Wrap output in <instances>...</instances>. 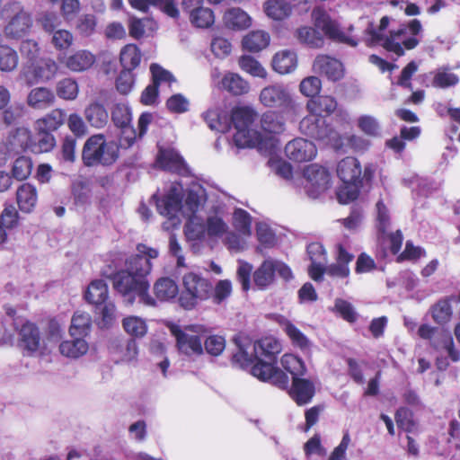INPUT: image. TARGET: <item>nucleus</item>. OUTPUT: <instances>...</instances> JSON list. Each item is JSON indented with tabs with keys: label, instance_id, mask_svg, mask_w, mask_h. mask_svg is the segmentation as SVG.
Here are the masks:
<instances>
[{
	"label": "nucleus",
	"instance_id": "nucleus-53",
	"mask_svg": "<svg viewBox=\"0 0 460 460\" xmlns=\"http://www.w3.org/2000/svg\"><path fill=\"white\" fill-rule=\"evenodd\" d=\"M240 68L254 77L266 78L267 71L261 64L251 56H242L238 59Z\"/></svg>",
	"mask_w": 460,
	"mask_h": 460
},
{
	"label": "nucleus",
	"instance_id": "nucleus-6",
	"mask_svg": "<svg viewBox=\"0 0 460 460\" xmlns=\"http://www.w3.org/2000/svg\"><path fill=\"white\" fill-rule=\"evenodd\" d=\"M114 288L123 296H127L130 304L136 296L149 306L155 305V300L148 294L149 283L141 275H135L126 270H119L114 277Z\"/></svg>",
	"mask_w": 460,
	"mask_h": 460
},
{
	"label": "nucleus",
	"instance_id": "nucleus-9",
	"mask_svg": "<svg viewBox=\"0 0 460 460\" xmlns=\"http://www.w3.org/2000/svg\"><path fill=\"white\" fill-rule=\"evenodd\" d=\"M375 226L377 231V240L384 250V255L386 256L387 250L393 255L397 254L402 243L401 232L397 230L395 233H388L391 226V217L388 208L381 200L376 205Z\"/></svg>",
	"mask_w": 460,
	"mask_h": 460
},
{
	"label": "nucleus",
	"instance_id": "nucleus-57",
	"mask_svg": "<svg viewBox=\"0 0 460 460\" xmlns=\"http://www.w3.org/2000/svg\"><path fill=\"white\" fill-rule=\"evenodd\" d=\"M256 236L260 243L258 250L261 252L262 247L270 248L273 247L277 243L275 232L272 228L264 222L256 224Z\"/></svg>",
	"mask_w": 460,
	"mask_h": 460
},
{
	"label": "nucleus",
	"instance_id": "nucleus-12",
	"mask_svg": "<svg viewBox=\"0 0 460 460\" xmlns=\"http://www.w3.org/2000/svg\"><path fill=\"white\" fill-rule=\"evenodd\" d=\"M259 100L265 107L280 108L287 112L292 111L296 113L300 109L299 103L294 100L288 88L279 84L262 88Z\"/></svg>",
	"mask_w": 460,
	"mask_h": 460
},
{
	"label": "nucleus",
	"instance_id": "nucleus-27",
	"mask_svg": "<svg viewBox=\"0 0 460 460\" xmlns=\"http://www.w3.org/2000/svg\"><path fill=\"white\" fill-rule=\"evenodd\" d=\"M314 394V385L312 381L300 378L299 376L292 378V385L289 390V395L298 404L308 403Z\"/></svg>",
	"mask_w": 460,
	"mask_h": 460
},
{
	"label": "nucleus",
	"instance_id": "nucleus-60",
	"mask_svg": "<svg viewBox=\"0 0 460 460\" xmlns=\"http://www.w3.org/2000/svg\"><path fill=\"white\" fill-rule=\"evenodd\" d=\"M280 363L283 368L292 375V378L305 374L306 368L304 362L294 354H284Z\"/></svg>",
	"mask_w": 460,
	"mask_h": 460
},
{
	"label": "nucleus",
	"instance_id": "nucleus-37",
	"mask_svg": "<svg viewBox=\"0 0 460 460\" xmlns=\"http://www.w3.org/2000/svg\"><path fill=\"white\" fill-rule=\"evenodd\" d=\"M208 126L218 132H226L230 128L231 119L226 112L220 109L208 110L203 114Z\"/></svg>",
	"mask_w": 460,
	"mask_h": 460
},
{
	"label": "nucleus",
	"instance_id": "nucleus-24",
	"mask_svg": "<svg viewBox=\"0 0 460 460\" xmlns=\"http://www.w3.org/2000/svg\"><path fill=\"white\" fill-rule=\"evenodd\" d=\"M307 253L312 261L308 270L309 275L314 280L321 281L327 261L326 252L321 243H312L307 246Z\"/></svg>",
	"mask_w": 460,
	"mask_h": 460
},
{
	"label": "nucleus",
	"instance_id": "nucleus-40",
	"mask_svg": "<svg viewBox=\"0 0 460 460\" xmlns=\"http://www.w3.org/2000/svg\"><path fill=\"white\" fill-rule=\"evenodd\" d=\"M263 8L267 16L276 21L284 20L292 13L291 5L285 0H268Z\"/></svg>",
	"mask_w": 460,
	"mask_h": 460
},
{
	"label": "nucleus",
	"instance_id": "nucleus-3",
	"mask_svg": "<svg viewBox=\"0 0 460 460\" xmlns=\"http://www.w3.org/2000/svg\"><path fill=\"white\" fill-rule=\"evenodd\" d=\"M255 118L256 112L250 107H236L233 110L231 120L236 129L233 140L237 147L262 148L260 134L252 128Z\"/></svg>",
	"mask_w": 460,
	"mask_h": 460
},
{
	"label": "nucleus",
	"instance_id": "nucleus-23",
	"mask_svg": "<svg viewBox=\"0 0 460 460\" xmlns=\"http://www.w3.org/2000/svg\"><path fill=\"white\" fill-rule=\"evenodd\" d=\"M58 61L72 72H84L90 69L96 61L93 53L87 49H78L68 56H58Z\"/></svg>",
	"mask_w": 460,
	"mask_h": 460
},
{
	"label": "nucleus",
	"instance_id": "nucleus-64",
	"mask_svg": "<svg viewBox=\"0 0 460 460\" xmlns=\"http://www.w3.org/2000/svg\"><path fill=\"white\" fill-rule=\"evenodd\" d=\"M207 234L211 237H221L228 231V226L217 214L209 216L207 220Z\"/></svg>",
	"mask_w": 460,
	"mask_h": 460
},
{
	"label": "nucleus",
	"instance_id": "nucleus-14",
	"mask_svg": "<svg viewBox=\"0 0 460 460\" xmlns=\"http://www.w3.org/2000/svg\"><path fill=\"white\" fill-rule=\"evenodd\" d=\"M312 18L314 20V26L321 30L330 39L346 43L352 47L357 46V40L342 31L337 22L332 20L323 8L318 7L314 9L312 12Z\"/></svg>",
	"mask_w": 460,
	"mask_h": 460
},
{
	"label": "nucleus",
	"instance_id": "nucleus-47",
	"mask_svg": "<svg viewBox=\"0 0 460 460\" xmlns=\"http://www.w3.org/2000/svg\"><path fill=\"white\" fill-rule=\"evenodd\" d=\"M74 42L75 36L68 30L59 29L51 34L50 44L61 56H64L63 54L74 45Z\"/></svg>",
	"mask_w": 460,
	"mask_h": 460
},
{
	"label": "nucleus",
	"instance_id": "nucleus-13",
	"mask_svg": "<svg viewBox=\"0 0 460 460\" xmlns=\"http://www.w3.org/2000/svg\"><path fill=\"white\" fill-rule=\"evenodd\" d=\"M425 408L417 392L404 386V433L418 435L421 432L420 418Z\"/></svg>",
	"mask_w": 460,
	"mask_h": 460
},
{
	"label": "nucleus",
	"instance_id": "nucleus-31",
	"mask_svg": "<svg viewBox=\"0 0 460 460\" xmlns=\"http://www.w3.org/2000/svg\"><path fill=\"white\" fill-rule=\"evenodd\" d=\"M86 121L94 128H104L109 120V114L103 104L97 101L91 102L84 111Z\"/></svg>",
	"mask_w": 460,
	"mask_h": 460
},
{
	"label": "nucleus",
	"instance_id": "nucleus-58",
	"mask_svg": "<svg viewBox=\"0 0 460 460\" xmlns=\"http://www.w3.org/2000/svg\"><path fill=\"white\" fill-rule=\"evenodd\" d=\"M56 92L59 98L73 101L79 93V86L77 82L72 78H63L58 82Z\"/></svg>",
	"mask_w": 460,
	"mask_h": 460
},
{
	"label": "nucleus",
	"instance_id": "nucleus-1",
	"mask_svg": "<svg viewBox=\"0 0 460 460\" xmlns=\"http://www.w3.org/2000/svg\"><path fill=\"white\" fill-rule=\"evenodd\" d=\"M182 191L181 184L173 182L166 195L156 201L159 213L169 218L172 226L180 224L179 213L194 216L206 200L205 190L200 185H194L188 191L184 204H181Z\"/></svg>",
	"mask_w": 460,
	"mask_h": 460
},
{
	"label": "nucleus",
	"instance_id": "nucleus-20",
	"mask_svg": "<svg viewBox=\"0 0 460 460\" xmlns=\"http://www.w3.org/2000/svg\"><path fill=\"white\" fill-rule=\"evenodd\" d=\"M285 153L288 159L303 163L313 160L316 156L317 149L312 141L296 137L286 145Z\"/></svg>",
	"mask_w": 460,
	"mask_h": 460
},
{
	"label": "nucleus",
	"instance_id": "nucleus-28",
	"mask_svg": "<svg viewBox=\"0 0 460 460\" xmlns=\"http://www.w3.org/2000/svg\"><path fill=\"white\" fill-rule=\"evenodd\" d=\"M337 175L342 182H358L361 176V166L358 159L345 157L337 165Z\"/></svg>",
	"mask_w": 460,
	"mask_h": 460
},
{
	"label": "nucleus",
	"instance_id": "nucleus-4",
	"mask_svg": "<svg viewBox=\"0 0 460 460\" xmlns=\"http://www.w3.org/2000/svg\"><path fill=\"white\" fill-rule=\"evenodd\" d=\"M298 128L303 135L336 149L343 146L340 134L319 113L308 111V115L300 120Z\"/></svg>",
	"mask_w": 460,
	"mask_h": 460
},
{
	"label": "nucleus",
	"instance_id": "nucleus-30",
	"mask_svg": "<svg viewBox=\"0 0 460 460\" xmlns=\"http://www.w3.org/2000/svg\"><path fill=\"white\" fill-rule=\"evenodd\" d=\"M56 96L54 92L47 87H35L27 96V103L37 110H45L54 104Z\"/></svg>",
	"mask_w": 460,
	"mask_h": 460
},
{
	"label": "nucleus",
	"instance_id": "nucleus-62",
	"mask_svg": "<svg viewBox=\"0 0 460 460\" xmlns=\"http://www.w3.org/2000/svg\"><path fill=\"white\" fill-rule=\"evenodd\" d=\"M112 349L118 355V359L124 362L134 360L138 354L137 345L134 340H128L125 343L113 347Z\"/></svg>",
	"mask_w": 460,
	"mask_h": 460
},
{
	"label": "nucleus",
	"instance_id": "nucleus-36",
	"mask_svg": "<svg viewBox=\"0 0 460 460\" xmlns=\"http://www.w3.org/2000/svg\"><path fill=\"white\" fill-rule=\"evenodd\" d=\"M66 113L62 109H54L35 122L36 130L49 132L58 130L65 122Z\"/></svg>",
	"mask_w": 460,
	"mask_h": 460
},
{
	"label": "nucleus",
	"instance_id": "nucleus-22",
	"mask_svg": "<svg viewBox=\"0 0 460 460\" xmlns=\"http://www.w3.org/2000/svg\"><path fill=\"white\" fill-rule=\"evenodd\" d=\"M312 69L315 74L324 75L330 81H339L344 75L343 65L336 58L326 55H318L313 62Z\"/></svg>",
	"mask_w": 460,
	"mask_h": 460
},
{
	"label": "nucleus",
	"instance_id": "nucleus-38",
	"mask_svg": "<svg viewBox=\"0 0 460 460\" xmlns=\"http://www.w3.org/2000/svg\"><path fill=\"white\" fill-rule=\"evenodd\" d=\"M221 83L222 87L234 95H243L250 91V84L236 73H226Z\"/></svg>",
	"mask_w": 460,
	"mask_h": 460
},
{
	"label": "nucleus",
	"instance_id": "nucleus-7",
	"mask_svg": "<svg viewBox=\"0 0 460 460\" xmlns=\"http://www.w3.org/2000/svg\"><path fill=\"white\" fill-rule=\"evenodd\" d=\"M250 347L251 350L246 346L239 345V351L233 357L234 361L241 367L247 366L253 358L276 361L277 355L282 349L280 342L273 337L262 338Z\"/></svg>",
	"mask_w": 460,
	"mask_h": 460
},
{
	"label": "nucleus",
	"instance_id": "nucleus-19",
	"mask_svg": "<svg viewBox=\"0 0 460 460\" xmlns=\"http://www.w3.org/2000/svg\"><path fill=\"white\" fill-rule=\"evenodd\" d=\"M252 367V374L260 380L270 382L273 385L286 388L288 385V376L274 366L276 361L261 360Z\"/></svg>",
	"mask_w": 460,
	"mask_h": 460
},
{
	"label": "nucleus",
	"instance_id": "nucleus-33",
	"mask_svg": "<svg viewBox=\"0 0 460 460\" xmlns=\"http://www.w3.org/2000/svg\"><path fill=\"white\" fill-rule=\"evenodd\" d=\"M297 66V56L296 52L289 49H283L277 52L272 59L273 69L280 74L286 75L293 72Z\"/></svg>",
	"mask_w": 460,
	"mask_h": 460
},
{
	"label": "nucleus",
	"instance_id": "nucleus-42",
	"mask_svg": "<svg viewBox=\"0 0 460 460\" xmlns=\"http://www.w3.org/2000/svg\"><path fill=\"white\" fill-rule=\"evenodd\" d=\"M275 279L273 260L264 261L261 265L253 273V281L255 285L263 289L271 285Z\"/></svg>",
	"mask_w": 460,
	"mask_h": 460
},
{
	"label": "nucleus",
	"instance_id": "nucleus-63",
	"mask_svg": "<svg viewBox=\"0 0 460 460\" xmlns=\"http://www.w3.org/2000/svg\"><path fill=\"white\" fill-rule=\"evenodd\" d=\"M58 70V63L52 58H45L35 66L34 73L36 77L42 81L52 79Z\"/></svg>",
	"mask_w": 460,
	"mask_h": 460
},
{
	"label": "nucleus",
	"instance_id": "nucleus-43",
	"mask_svg": "<svg viewBox=\"0 0 460 460\" xmlns=\"http://www.w3.org/2000/svg\"><path fill=\"white\" fill-rule=\"evenodd\" d=\"M261 128L270 134H281L286 129L283 115L277 111L265 112L261 117Z\"/></svg>",
	"mask_w": 460,
	"mask_h": 460
},
{
	"label": "nucleus",
	"instance_id": "nucleus-50",
	"mask_svg": "<svg viewBox=\"0 0 460 460\" xmlns=\"http://www.w3.org/2000/svg\"><path fill=\"white\" fill-rule=\"evenodd\" d=\"M296 35L301 43L311 48H321L323 46V36L312 27H301L296 31Z\"/></svg>",
	"mask_w": 460,
	"mask_h": 460
},
{
	"label": "nucleus",
	"instance_id": "nucleus-41",
	"mask_svg": "<svg viewBox=\"0 0 460 460\" xmlns=\"http://www.w3.org/2000/svg\"><path fill=\"white\" fill-rule=\"evenodd\" d=\"M337 101L331 95H319L310 99L306 103V111L314 113L324 112L330 115L337 109Z\"/></svg>",
	"mask_w": 460,
	"mask_h": 460
},
{
	"label": "nucleus",
	"instance_id": "nucleus-48",
	"mask_svg": "<svg viewBox=\"0 0 460 460\" xmlns=\"http://www.w3.org/2000/svg\"><path fill=\"white\" fill-rule=\"evenodd\" d=\"M190 23L199 29L211 27L215 22L213 11L208 7H202L189 13Z\"/></svg>",
	"mask_w": 460,
	"mask_h": 460
},
{
	"label": "nucleus",
	"instance_id": "nucleus-5",
	"mask_svg": "<svg viewBox=\"0 0 460 460\" xmlns=\"http://www.w3.org/2000/svg\"><path fill=\"white\" fill-rule=\"evenodd\" d=\"M181 282L182 291L179 302L184 309L191 310L211 296V283L199 273L188 271L183 274Z\"/></svg>",
	"mask_w": 460,
	"mask_h": 460
},
{
	"label": "nucleus",
	"instance_id": "nucleus-15",
	"mask_svg": "<svg viewBox=\"0 0 460 460\" xmlns=\"http://www.w3.org/2000/svg\"><path fill=\"white\" fill-rule=\"evenodd\" d=\"M305 180V190L309 197L315 199L327 190L331 183L328 171L316 164H310L304 169Z\"/></svg>",
	"mask_w": 460,
	"mask_h": 460
},
{
	"label": "nucleus",
	"instance_id": "nucleus-52",
	"mask_svg": "<svg viewBox=\"0 0 460 460\" xmlns=\"http://www.w3.org/2000/svg\"><path fill=\"white\" fill-rule=\"evenodd\" d=\"M141 60V53L134 44L126 45L120 51V63L124 69L132 70L136 68Z\"/></svg>",
	"mask_w": 460,
	"mask_h": 460
},
{
	"label": "nucleus",
	"instance_id": "nucleus-45",
	"mask_svg": "<svg viewBox=\"0 0 460 460\" xmlns=\"http://www.w3.org/2000/svg\"><path fill=\"white\" fill-rule=\"evenodd\" d=\"M89 349L88 343L81 338L72 341H64L59 345L60 353L69 358H78Z\"/></svg>",
	"mask_w": 460,
	"mask_h": 460
},
{
	"label": "nucleus",
	"instance_id": "nucleus-51",
	"mask_svg": "<svg viewBox=\"0 0 460 460\" xmlns=\"http://www.w3.org/2000/svg\"><path fill=\"white\" fill-rule=\"evenodd\" d=\"M122 327L128 335L135 338H142L147 332L146 321L135 315L125 317L122 320Z\"/></svg>",
	"mask_w": 460,
	"mask_h": 460
},
{
	"label": "nucleus",
	"instance_id": "nucleus-2",
	"mask_svg": "<svg viewBox=\"0 0 460 460\" xmlns=\"http://www.w3.org/2000/svg\"><path fill=\"white\" fill-rule=\"evenodd\" d=\"M119 150L115 141L107 140L103 134H95L85 141L82 159L86 166H109L118 160Z\"/></svg>",
	"mask_w": 460,
	"mask_h": 460
},
{
	"label": "nucleus",
	"instance_id": "nucleus-34",
	"mask_svg": "<svg viewBox=\"0 0 460 460\" xmlns=\"http://www.w3.org/2000/svg\"><path fill=\"white\" fill-rule=\"evenodd\" d=\"M109 295L108 286L103 279H94L87 286L84 298L88 304L100 305L106 302Z\"/></svg>",
	"mask_w": 460,
	"mask_h": 460
},
{
	"label": "nucleus",
	"instance_id": "nucleus-10",
	"mask_svg": "<svg viewBox=\"0 0 460 460\" xmlns=\"http://www.w3.org/2000/svg\"><path fill=\"white\" fill-rule=\"evenodd\" d=\"M389 23V18L384 16L380 21V25L376 29L372 24H369L367 29V42L368 44L381 45L391 57L397 59L402 55V30L399 29L396 31H391L389 36L383 37L382 31L386 29Z\"/></svg>",
	"mask_w": 460,
	"mask_h": 460
},
{
	"label": "nucleus",
	"instance_id": "nucleus-8",
	"mask_svg": "<svg viewBox=\"0 0 460 460\" xmlns=\"http://www.w3.org/2000/svg\"><path fill=\"white\" fill-rule=\"evenodd\" d=\"M172 334L175 337L179 351L187 356H199L203 353L202 339L208 332L207 327L201 324L179 326L171 328Z\"/></svg>",
	"mask_w": 460,
	"mask_h": 460
},
{
	"label": "nucleus",
	"instance_id": "nucleus-21",
	"mask_svg": "<svg viewBox=\"0 0 460 460\" xmlns=\"http://www.w3.org/2000/svg\"><path fill=\"white\" fill-rule=\"evenodd\" d=\"M452 303L460 304V289L440 297L431 305L429 312L436 323L444 326L451 321L454 314Z\"/></svg>",
	"mask_w": 460,
	"mask_h": 460
},
{
	"label": "nucleus",
	"instance_id": "nucleus-44",
	"mask_svg": "<svg viewBox=\"0 0 460 460\" xmlns=\"http://www.w3.org/2000/svg\"><path fill=\"white\" fill-rule=\"evenodd\" d=\"M270 35L264 31H253L243 39V47L251 52H258L270 44Z\"/></svg>",
	"mask_w": 460,
	"mask_h": 460
},
{
	"label": "nucleus",
	"instance_id": "nucleus-32",
	"mask_svg": "<svg viewBox=\"0 0 460 460\" xmlns=\"http://www.w3.org/2000/svg\"><path fill=\"white\" fill-rule=\"evenodd\" d=\"M423 26L418 18L404 22V51L415 49L423 38Z\"/></svg>",
	"mask_w": 460,
	"mask_h": 460
},
{
	"label": "nucleus",
	"instance_id": "nucleus-16",
	"mask_svg": "<svg viewBox=\"0 0 460 460\" xmlns=\"http://www.w3.org/2000/svg\"><path fill=\"white\" fill-rule=\"evenodd\" d=\"M14 14L5 25L4 33L7 39L18 40L27 35L32 26L31 14L19 3L11 4Z\"/></svg>",
	"mask_w": 460,
	"mask_h": 460
},
{
	"label": "nucleus",
	"instance_id": "nucleus-59",
	"mask_svg": "<svg viewBox=\"0 0 460 460\" xmlns=\"http://www.w3.org/2000/svg\"><path fill=\"white\" fill-rule=\"evenodd\" d=\"M33 163L29 156H20L12 165V176L17 181L26 180L31 173Z\"/></svg>",
	"mask_w": 460,
	"mask_h": 460
},
{
	"label": "nucleus",
	"instance_id": "nucleus-49",
	"mask_svg": "<svg viewBox=\"0 0 460 460\" xmlns=\"http://www.w3.org/2000/svg\"><path fill=\"white\" fill-rule=\"evenodd\" d=\"M459 77L456 74L451 72L448 67H441L434 72L432 85L439 89H447L456 85Z\"/></svg>",
	"mask_w": 460,
	"mask_h": 460
},
{
	"label": "nucleus",
	"instance_id": "nucleus-26",
	"mask_svg": "<svg viewBox=\"0 0 460 460\" xmlns=\"http://www.w3.org/2000/svg\"><path fill=\"white\" fill-rule=\"evenodd\" d=\"M274 320L279 324L288 337L290 339L292 344L299 348L303 351L311 349V341L309 339L288 319L283 315H275Z\"/></svg>",
	"mask_w": 460,
	"mask_h": 460
},
{
	"label": "nucleus",
	"instance_id": "nucleus-61",
	"mask_svg": "<svg viewBox=\"0 0 460 460\" xmlns=\"http://www.w3.org/2000/svg\"><path fill=\"white\" fill-rule=\"evenodd\" d=\"M252 217L249 213L242 208H236L233 214V226L234 229L244 236H250Z\"/></svg>",
	"mask_w": 460,
	"mask_h": 460
},
{
	"label": "nucleus",
	"instance_id": "nucleus-56",
	"mask_svg": "<svg viewBox=\"0 0 460 460\" xmlns=\"http://www.w3.org/2000/svg\"><path fill=\"white\" fill-rule=\"evenodd\" d=\"M111 119L120 128L130 125L132 113L129 106L125 102L115 103L111 109Z\"/></svg>",
	"mask_w": 460,
	"mask_h": 460
},
{
	"label": "nucleus",
	"instance_id": "nucleus-18",
	"mask_svg": "<svg viewBox=\"0 0 460 460\" xmlns=\"http://www.w3.org/2000/svg\"><path fill=\"white\" fill-rule=\"evenodd\" d=\"M440 184L431 177H421L414 174L411 178L404 177V187L411 189L412 199L415 204L421 202L420 208L424 207L425 199L430 198L434 193L439 190Z\"/></svg>",
	"mask_w": 460,
	"mask_h": 460
},
{
	"label": "nucleus",
	"instance_id": "nucleus-55",
	"mask_svg": "<svg viewBox=\"0 0 460 460\" xmlns=\"http://www.w3.org/2000/svg\"><path fill=\"white\" fill-rule=\"evenodd\" d=\"M37 135L33 139V153H47L51 151L56 146L55 137L47 130H36Z\"/></svg>",
	"mask_w": 460,
	"mask_h": 460
},
{
	"label": "nucleus",
	"instance_id": "nucleus-29",
	"mask_svg": "<svg viewBox=\"0 0 460 460\" xmlns=\"http://www.w3.org/2000/svg\"><path fill=\"white\" fill-rule=\"evenodd\" d=\"M16 201L22 212L31 213L38 202V191L34 185L22 183L16 190Z\"/></svg>",
	"mask_w": 460,
	"mask_h": 460
},
{
	"label": "nucleus",
	"instance_id": "nucleus-11",
	"mask_svg": "<svg viewBox=\"0 0 460 460\" xmlns=\"http://www.w3.org/2000/svg\"><path fill=\"white\" fill-rule=\"evenodd\" d=\"M13 326L18 331V344L23 351L30 355L44 353L47 344L34 323L17 317L13 318Z\"/></svg>",
	"mask_w": 460,
	"mask_h": 460
},
{
	"label": "nucleus",
	"instance_id": "nucleus-17",
	"mask_svg": "<svg viewBox=\"0 0 460 460\" xmlns=\"http://www.w3.org/2000/svg\"><path fill=\"white\" fill-rule=\"evenodd\" d=\"M137 253L129 257L126 261L125 269L135 275H141L146 278L152 269L151 260L158 257V251L155 248L147 247L146 244L137 246Z\"/></svg>",
	"mask_w": 460,
	"mask_h": 460
},
{
	"label": "nucleus",
	"instance_id": "nucleus-25",
	"mask_svg": "<svg viewBox=\"0 0 460 460\" xmlns=\"http://www.w3.org/2000/svg\"><path fill=\"white\" fill-rule=\"evenodd\" d=\"M157 164L164 170L185 174L188 169L181 156L172 148H161L156 159Z\"/></svg>",
	"mask_w": 460,
	"mask_h": 460
},
{
	"label": "nucleus",
	"instance_id": "nucleus-35",
	"mask_svg": "<svg viewBox=\"0 0 460 460\" xmlns=\"http://www.w3.org/2000/svg\"><path fill=\"white\" fill-rule=\"evenodd\" d=\"M224 23L233 30H244L252 25L251 17L240 8L228 9L223 17Z\"/></svg>",
	"mask_w": 460,
	"mask_h": 460
},
{
	"label": "nucleus",
	"instance_id": "nucleus-46",
	"mask_svg": "<svg viewBox=\"0 0 460 460\" xmlns=\"http://www.w3.org/2000/svg\"><path fill=\"white\" fill-rule=\"evenodd\" d=\"M92 327V318L88 313L75 312L71 320L69 333L72 337L85 336Z\"/></svg>",
	"mask_w": 460,
	"mask_h": 460
},
{
	"label": "nucleus",
	"instance_id": "nucleus-39",
	"mask_svg": "<svg viewBox=\"0 0 460 460\" xmlns=\"http://www.w3.org/2000/svg\"><path fill=\"white\" fill-rule=\"evenodd\" d=\"M154 292L160 301H170L179 293L178 285L170 278H161L154 285Z\"/></svg>",
	"mask_w": 460,
	"mask_h": 460
},
{
	"label": "nucleus",
	"instance_id": "nucleus-54",
	"mask_svg": "<svg viewBox=\"0 0 460 460\" xmlns=\"http://www.w3.org/2000/svg\"><path fill=\"white\" fill-rule=\"evenodd\" d=\"M19 63V57L15 49L8 45H0V70L2 72L13 71Z\"/></svg>",
	"mask_w": 460,
	"mask_h": 460
}]
</instances>
